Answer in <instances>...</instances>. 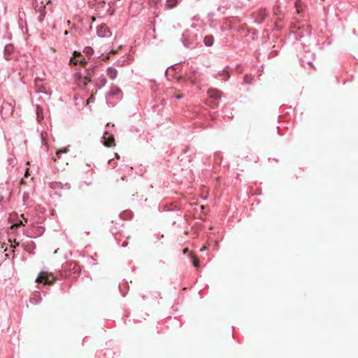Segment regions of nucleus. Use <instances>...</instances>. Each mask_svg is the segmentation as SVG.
Masks as SVG:
<instances>
[{
	"label": "nucleus",
	"mask_w": 358,
	"mask_h": 358,
	"mask_svg": "<svg viewBox=\"0 0 358 358\" xmlns=\"http://www.w3.org/2000/svg\"><path fill=\"white\" fill-rule=\"evenodd\" d=\"M81 273V266L76 262H66L59 272L61 278L76 280Z\"/></svg>",
	"instance_id": "f257e3e1"
},
{
	"label": "nucleus",
	"mask_w": 358,
	"mask_h": 358,
	"mask_svg": "<svg viewBox=\"0 0 358 358\" xmlns=\"http://www.w3.org/2000/svg\"><path fill=\"white\" fill-rule=\"evenodd\" d=\"M203 36L196 31L186 29L182 34L180 41L183 45L188 49H194L201 43Z\"/></svg>",
	"instance_id": "f03ea898"
},
{
	"label": "nucleus",
	"mask_w": 358,
	"mask_h": 358,
	"mask_svg": "<svg viewBox=\"0 0 358 358\" xmlns=\"http://www.w3.org/2000/svg\"><path fill=\"white\" fill-rule=\"evenodd\" d=\"M58 279V275H55L52 273H48L47 271H42L38 273L35 280V282L38 283H43L45 285L52 286Z\"/></svg>",
	"instance_id": "7ed1b4c3"
},
{
	"label": "nucleus",
	"mask_w": 358,
	"mask_h": 358,
	"mask_svg": "<svg viewBox=\"0 0 358 358\" xmlns=\"http://www.w3.org/2000/svg\"><path fill=\"white\" fill-rule=\"evenodd\" d=\"M122 97L123 92L122 90L119 87L114 85L111 86L110 90L106 94V100L114 98L116 100H121Z\"/></svg>",
	"instance_id": "20e7f679"
},
{
	"label": "nucleus",
	"mask_w": 358,
	"mask_h": 358,
	"mask_svg": "<svg viewBox=\"0 0 358 358\" xmlns=\"http://www.w3.org/2000/svg\"><path fill=\"white\" fill-rule=\"evenodd\" d=\"M315 59V54L310 52H307L305 55L299 59V62L301 66L306 67V65H308L313 69H315V67L313 65V61Z\"/></svg>",
	"instance_id": "39448f33"
},
{
	"label": "nucleus",
	"mask_w": 358,
	"mask_h": 358,
	"mask_svg": "<svg viewBox=\"0 0 358 358\" xmlns=\"http://www.w3.org/2000/svg\"><path fill=\"white\" fill-rule=\"evenodd\" d=\"M11 195V192L8 189L0 187V212L5 209L4 205L9 201Z\"/></svg>",
	"instance_id": "423d86ee"
},
{
	"label": "nucleus",
	"mask_w": 358,
	"mask_h": 358,
	"mask_svg": "<svg viewBox=\"0 0 358 358\" xmlns=\"http://www.w3.org/2000/svg\"><path fill=\"white\" fill-rule=\"evenodd\" d=\"M102 144L108 148L115 145L114 135L110 133L108 131H105L101 137Z\"/></svg>",
	"instance_id": "0eeeda50"
},
{
	"label": "nucleus",
	"mask_w": 358,
	"mask_h": 358,
	"mask_svg": "<svg viewBox=\"0 0 358 358\" xmlns=\"http://www.w3.org/2000/svg\"><path fill=\"white\" fill-rule=\"evenodd\" d=\"M164 210L168 212H173L175 213V218H178L182 220V211L180 208V207L177 205H175L172 203H168L164 206Z\"/></svg>",
	"instance_id": "6e6552de"
},
{
	"label": "nucleus",
	"mask_w": 358,
	"mask_h": 358,
	"mask_svg": "<svg viewBox=\"0 0 358 358\" xmlns=\"http://www.w3.org/2000/svg\"><path fill=\"white\" fill-rule=\"evenodd\" d=\"M96 33L100 38H108L112 35L110 29L105 24H101L97 27Z\"/></svg>",
	"instance_id": "1a4fd4ad"
},
{
	"label": "nucleus",
	"mask_w": 358,
	"mask_h": 358,
	"mask_svg": "<svg viewBox=\"0 0 358 358\" xmlns=\"http://www.w3.org/2000/svg\"><path fill=\"white\" fill-rule=\"evenodd\" d=\"M96 67L97 65H92L90 67L86 68L85 87H86L89 83H92L93 82L92 78L95 75Z\"/></svg>",
	"instance_id": "9d476101"
},
{
	"label": "nucleus",
	"mask_w": 358,
	"mask_h": 358,
	"mask_svg": "<svg viewBox=\"0 0 358 358\" xmlns=\"http://www.w3.org/2000/svg\"><path fill=\"white\" fill-rule=\"evenodd\" d=\"M178 64H172L166 69L164 74L167 79L170 80L169 77L173 78L181 70Z\"/></svg>",
	"instance_id": "9b49d317"
},
{
	"label": "nucleus",
	"mask_w": 358,
	"mask_h": 358,
	"mask_svg": "<svg viewBox=\"0 0 358 358\" xmlns=\"http://www.w3.org/2000/svg\"><path fill=\"white\" fill-rule=\"evenodd\" d=\"M15 50V47L13 44L8 43L6 44L3 49V58L6 61H10L12 59L11 55L13 54Z\"/></svg>",
	"instance_id": "f8f14e48"
},
{
	"label": "nucleus",
	"mask_w": 358,
	"mask_h": 358,
	"mask_svg": "<svg viewBox=\"0 0 358 358\" xmlns=\"http://www.w3.org/2000/svg\"><path fill=\"white\" fill-rule=\"evenodd\" d=\"M208 94L209 95V99L214 100H220L222 96V93L220 90L217 89L210 88L208 90Z\"/></svg>",
	"instance_id": "ddd939ff"
},
{
	"label": "nucleus",
	"mask_w": 358,
	"mask_h": 358,
	"mask_svg": "<svg viewBox=\"0 0 358 358\" xmlns=\"http://www.w3.org/2000/svg\"><path fill=\"white\" fill-rule=\"evenodd\" d=\"M267 15L268 13L266 9H262L257 13L255 22L257 24H262L265 20Z\"/></svg>",
	"instance_id": "4468645a"
},
{
	"label": "nucleus",
	"mask_w": 358,
	"mask_h": 358,
	"mask_svg": "<svg viewBox=\"0 0 358 358\" xmlns=\"http://www.w3.org/2000/svg\"><path fill=\"white\" fill-rule=\"evenodd\" d=\"M107 83L106 76L102 74L99 78L94 80V85L97 87L98 89H101Z\"/></svg>",
	"instance_id": "2eb2a0df"
},
{
	"label": "nucleus",
	"mask_w": 358,
	"mask_h": 358,
	"mask_svg": "<svg viewBox=\"0 0 358 358\" xmlns=\"http://www.w3.org/2000/svg\"><path fill=\"white\" fill-rule=\"evenodd\" d=\"M22 247L25 251L28 252L29 253L34 254V250L36 248V244L34 242L31 241L30 243H23L22 245Z\"/></svg>",
	"instance_id": "dca6fc26"
},
{
	"label": "nucleus",
	"mask_w": 358,
	"mask_h": 358,
	"mask_svg": "<svg viewBox=\"0 0 358 358\" xmlns=\"http://www.w3.org/2000/svg\"><path fill=\"white\" fill-rule=\"evenodd\" d=\"M203 41L205 46L211 47L214 44L215 38L212 34H208L203 37Z\"/></svg>",
	"instance_id": "f3484780"
},
{
	"label": "nucleus",
	"mask_w": 358,
	"mask_h": 358,
	"mask_svg": "<svg viewBox=\"0 0 358 358\" xmlns=\"http://www.w3.org/2000/svg\"><path fill=\"white\" fill-rule=\"evenodd\" d=\"M36 119L38 122H41L44 119L43 116V108L41 106L36 104Z\"/></svg>",
	"instance_id": "a211bd4d"
},
{
	"label": "nucleus",
	"mask_w": 358,
	"mask_h": 358,
	"mask_svg": "<svg viewBox=\"0 0 358 358\" xmlns=\"http://www.w3.org/2000/svg\"><path fill=\"white\" fill-rule=\"evenodd\" d=\"M107 76L112 80L117 78V70L113 66H109L106 69Z\"/></svg>",
	"instance_id": "6ab92c4d"
},
{
	"label": "nucleus",
	"mask_w": 358,
	"mask_h": 358,
	"mask_svg": "<svg viewBox=\"0 0 358 358\" xmlns=\"http://www.w3.org/2000/svg\"><path fill=\"white\" fill-rule=\"evenodd\" d=\"M0 245H1V250H0L1 253V252H3V254L8 253V256L10 255V253H13V258L15 257L16 246L13 249H8V246L6 245V248L3 249V247H4V245H6V244L1 243V242H0Z\"/></svg>",
	"instance_id": "aec40b11"
},
{
	"label": "nucleus",
	"mask_w": 358,
	"mask_h": 358,
	"mask_svg": "<svg viewBox=\"0 0 358 358\" xmlns=\"http://www.w3.org/2000/svg\"><path fill=\"white\" fill-rule=\"evenodd\" d=\"M42 299L38 292H36L29 299V302L34 305H37L41 301Z\"/></svg>",
	"instance_id": "412c9836"
},
{
	"label": "nucleus",
	"mask_w": 358,
	"mask_h": 358,
	"mask_svg": "<svg viewBox=\"0 0 358 358\" xmlns=\"http://www.w3.org/2000/svg\"><path fill=\"white\" fill-rule=\"evenodd\" d=\"M73 77L76 82L83 83L85 86V76H84L80 71L76 72Z\"/></svg>",
	"instance_id": "4be33fe9"
},
{
	"label": "nucleus",
	"mask_w": 358,
	"mask_h": 358,
	"mask_svg": "<svg viewBox=\"0 0 358 358\" xmlns=\"http://www.w3.org/2000/svg\"><path fill=\"white\" fill-rule=\"evenodd\" d=\"M33 7L35 9V10L38 12H40L45 9V6L43 3V2H41V3L39 4L37 0H35L33 2Z\"/></svg>",
	"instance_id": "5701e85b"
},
{
	"label": "nucleus",
	"mask_w": 358,
	"mask_h": 358,
	"mask_svg": "<svg viewBox=\"0 0 358 358\" xmlns=\"http://www.w3.org/2000/svg\"><path fill=\"white\" fill-rule=\"evenodd\" d=\"M25 224L23 222L22 220L17 219V220L11 224L10 227V230H16L21 227L22 226H24Z\"/></svg>",
	"instance_id": "b1692460"
},
{
	"label": "nucleus",
	"mask_w": 358,
	"mask_h": 358,
	"mask_svg": "<svg viewBox=\"0 0 358 358\" xmlns=\"http://www.w3.org/2000/svg\"><path fill=\"white\" fill-rule=\"evenodd\" d=\"M178 0H166V6L169 9L173 8L178 6Z\"/></svg>",
	"instance_id": "393cba45"
},
{
	"label": "nucleus",
	"mask_w": 358,
	"mask_h": 358,
	"mask_svg": "<svg viewBox=\"0 0 358 358\" xmlns=\"http://www.w3.org/2000/svg\"><path fill=\"white\" fill-rule=\"evenodd\" d=\"M218 101L219 100H214V99H209L206 100V103L207 105H208L210 107H211L212 108H216L218 106V103H219Z\"/></svg>",
	"instance_id": "a878e982"
},
{
	"label": "nucleus",
	"mask_w": 358,
	"mask_h": 358,
	"mask_svg": "<svg viewBox=\"0 0 358 358\" xmlns=\"http://www.w3.org/2000/svg\"><path fill=\"white\" fill-rule=\"evenodd\" d=\"M49 187L53 189H61L62 182L54 181L49 183Z\"/></svg>",
	"instance_id": "bb28decb"
},
{
	"label": "nucleus",
	"mask_w": 358,
	"mask_h": 358,
	"mask_svg": "<svg viewBox=\"0 0 358 358\" xmlns=\"http://www.w3.org/2000/svg\"><path fill=\"white\" fill-rule=\"evenodd\" d=\"M36 92L48 94L49 96L51 95V92H48L46 90L45 86L44 85L38 86V87L36 90Z\"/></svg>",
	"instance_id": "cd10ccee"
},
{
	"label": "nucleus",
	"mask_w": 358,
	"mask_h": 358,
	"mask_svg": "<svg viewBox=\"0 0 358 358\" xmlns=\"http://www.w3.org/2000/svg\"><path fill=\"white\" fill-rule=\"evenodd\" d=\"M83 52L87 57L90 58L94 53V50L92 47L87 46L84 48Z\"/></svg>",
	"instance_id": "c85d7f7f"
},
{
	"label": "nucleus",
	"mask_w": 358,
	"mask_h": 358,
	"mask_svg": "<svg viewBox=\"0 0 358 358\" xmlns=\"http://www.w3.org/2000/svg\"><path fill=\"white\" fill-rule=\"evenodd\" d=\"M131 215H132V212L131 210L124 211L120 214V217L123 220H126V219L130 217Z\"/></svg>",
	"instance_id": "c756f323"
},
{
	"label": "nucleus",
	"mask_w": 358,
	"mask_h": 358,
	"mask_svg": "<svg viewBox=\"0 0 358 358\" xmlns=\"http://www.w3.org/2000/svg\"><path fill=\"white\" fill-rule=\"evenodd\" d=\"M8 164L14 167L17 164V159L15 157L10 156L7 159Z\"/></svg>",
	"instance_id": "7c9ffc66"
},
{
	"label": "nucleus",
	"mask_w": 358,
	"mask_h": 358,
	"mask_svg": "<svg viewBox=\"0 0 358 358\" xmlns=\"http://www.w3.org/2000/svg\"><path fill=\"white\" fill-rule=\"evenodd\" d=\"M78 64L80 65L82 67L86 69L87 64V60H86L83 57L78 59Z\"/></svg>",
	"instance_id": "2f4dec72"
},
{
	"label": "nucleus",
	"mask_w": 358,
	"mask_h": 358,
	"mask_svg": "<svg viewBox=\"0 0 358 358\" xmlns=\"http://www.w3.org/2000/svg\"><path fill=\"white\" fill-rule=\"evenodd\" d=\"M39 13H40V15L38 17V20L40 22H42L44 20V18H45V15H46L45 9L40 11Z\"/></svg>",
	"instance_id": "473e14b6"
},
{
	"label": "nucleus",
	"mask_w": 358,
	"mask_h": 358,
	"mask_svg": "<svg viewBox=\"0 0 358 358\" xmlns=\"http://www.w3.org/2000/svg\"><path fill=\"white\" fill-rule=\"evenodd\" d=\"M7 258H8V253L3 254V252H0V266Z\"/></svg>",
	"instance_id": "72a5a7b5"
},
{
	"label": "nucleus",
	"mask_w": 358,
	"mask_h": 358,
	"mask_svg": "<svg viewBox=\"0 0 358 358\" xmlns=\"http://www.w3.org/2000/svg\"><path fill=\"white\" fill-rule=\"evenodd\" d=\"M252 80V77L251 75H245L243 78L244 83H245L247 84H250Z\"/></svg>",
	"instance_id": "f704fd0d"
},
{
	"label": "nucleus",
	"mask_w": 358,
	"mask_h": 358,
	"mask_svg": "<svg viewBox=\"0 0 358 358\" xmlns=\"http://www.w3.org/2000/svg\"><path fill=\"white\" fill-rule=\"evenodd\" d=\"M78 59L75 57H71L69 59V64L78 65Z\"/></svg>",
	"instance_id": "c9c22d12"
},
{
	"label": "nucleus",
	"mask_w": 358,
	"mask_h": 358,
	"mask_svg": "<svg viewBox=\"0 0 358 358\" xmlns=\"http://www.w3.org/2000/svg\"><path fill=\"white\" fill-rule=\"evenodd\" d=\"M71 187V184L69 183V182H66V183H62V187H61V189H66V190H69L70 189Z\"/></svg>",
	"instance_id": "e433bc0d"
},
{
	"label": "nucleus",
	"mask_w": 358,
	"mask_h": 358,
	"mask_svg": "<svg viewBox=\"0 0 358 358\" xmlns=\"http://www.w3.org/2000/svg\"><path fill=\"white\" fill-rule=\"evenodd\" d=\"M68 151H69V149L67 148H64L62 150H57V157L59 158H60L62 153H66Z\"/></svg>",
	"instance_id": "4c0bfd02"
},
{
	"label": "nucleus",
	"mask_w": 358,
	"mask_h": 358,
	"mask_svg": "<svg viewBox=\"0 0 358 358\" xmlns=\"http://www.w3.org/2000/svg\"><path fill=\"white\" fill-rule=\"evenodd\" d=\"M73 57L78 58V59L83 57V55L81 54V52L76 51V50L73 51Z\"/></svg>",
	"instance_id": "58836bf2"
},
{
	"label": "nucleus",
	"mask_w": 358,
	"mask_h": 358,
	"mask_svg": "<svg viewBox=\"0 0 358 358\" xmlns=\"http://www.w3.org/2000/svg\"><path fill=\"white\" fill-rule=\"evenodd\" d=\"M45 231V228L43 227H38L37 234L38 236L41 235Z\"/></svg>",
	"instance_id": "ea45409f"
},
{
	"label": "nucleus",
	"mask_w": 358,
	"mask_h": 358,
	"mask_svg": "<svg viewBox=\"0 0 358 358\" xmlns=\"http://www.w3.org/2000/svg\"><path fill=\"white\" fill-rule=\"evenodd\" d=\"M29 199V194L27 193H24L23 198H22L24 204H26V202Z\"/></svg>",
	"instance_id": "a19ab883"
},
{
	"label": "nucleus",
	"mask_w": 358,
	"mask_h": 358,
	"mask_svg": "<svg viewBox=\"0 0 358 358\" xmlns=\"http://www.w3.org/2000/svg\"><path fill=\"white\" fill-rule=\"evenodd\" d=\"M192 264L195 268H199L200 266L199 262L197 259H194L192 261Z\"/></svg>",
	"instance_id": "79ce46f5"
},
{
	"label": "nucleus",
	"mask_w": 358,
	"mask_h": 358,
	"mask_svg": "<svg viewBox=\"0 0 358 358\" xmlns=\"http://www.w3.org/2000/svg\"><path fill=\"white\" fill-rule=\"evenodd\" d=\"M113 161H114V159H110L108 162L109 164L112 165L113 169H114L117 165V164L115 162L113 163Z\"/></svg>",
	"instance_id": "37998d69"
},
{
	"label": "nucleus",
	"mask_w": 358,
	"mask_h": 358,
	"mask_svg": "<svg viewBox=\"0 0 358 358\" xmlns=\"http://www.w3.org/2000/svg\"><path fill=\"white\" fill-rule=\"evenodd\" d=\"M43 81V79L40 78H36L34 80V82H35L36 85H38L39 83H42Z\"/></svg>",
	"instance_id": "c03bdc74"
},
{
	"label": "nucleus",
	"mask_w": 358,
	"mask_h": 358,
	"mask_svg": "<svg viewBox=\"0 0 358 358\" xmlns=\"http://www.w3.org/2000/svg\"><path fill=\"white\" fill-rule=\"evenodd\" d=\"M31 176V171H30V169L29 168H27L26 169V171H25V173H24V176L25 177H28Z\"/></svg>",
	"instance_id": "a18cd8bd"
},
{
	"label": "nucleus",
	"mask_w": 358,
	"mask_h": 358,
	"mask_svg": "<svg viewBox=\"0 0 358 358\" xmlns=\"http://www.w3.org/2000/svg\"><path fill=\"white\" fill-rule=\"evenodd\" d=\"M20 217H22V219H21V220H22V221H23V222H24V224L27 223L28 220H27V218H26V217H24V214H22V215H20Z\"/></svg>",
	"instance_id": "49530a36"
},
{
	"label": "nucleus",
	"mask_w": 358,
	"mask_h": 358,
	"mask_svg": "<svg viewBox=\"0 0 358 358\" xmlns=\"http://www.w3.org/2000/svg\"><path fill=\"white\" fill-rule=\"evenodd\" d=\"M189 150V146H186L184 149L182 150V152L186 154Z\"/></svg>",
	"instance_id": "de8ad7c7"
},
{
	"label": "nucleus",
	"mask_w": 358,
	"mask_h": 358,
	"mask_svg": "<svg viewBox=\"0 0 358 358\" xmlns=\"http://www.w3.org/2000/svg\"><path fill=\"white\" fill-rule=\"evenodd\" d=\"M280 10V6H275L274 8H273V10H274V13H277V12H278Z\"/></svg>",
	"instance_id": "09e8293b"
},
{
	"label": "nucleus",
	"mask_w": 358,
	"mask_h": 358,
	"mask_svg": "<svg viewBox=\"0 0 358 358\" xmlns=\"http://www.w3.org/2000/svg\"><path fill=\"white\" fill-rule=\"evenodd\" d=\"M271 55H272L273 56H276L278 55V50H273L270 53Z\"/></svg>",
	"instance_id": "8fccbe9b"
},
{
	"label": "nucleus",
	"mask_w": 358,
	"mask_h": 358,
	"mask_svg": "<svg viewBox=\"0 0 358 358\" xmlns=\"http://www.w3.org/2000/svg\"><path fill=\"white\" fill-rule=\"evenodd\" d=\"M152 3L155 5H157L159 2H160L162 0H150Z\"/></svg>",
	"instance_id": "3c124183"
},
{
	"label": "nucleus",
	"mask_w": 358,
	"mask_h": 358,
	"mask_svg": "<svg viewBox=\"0 0 358 358\" xmlns=\"http://www.w3.org/2000/svg\"><path fill=\"white\" fill-rule=\"evenodd\" d=\"M124 62V61H120V60H118V61L117 62V65H119V66H123Z\"/></svg>",
	"instance_id": "603ef678"
},
{
	"label": "nucleus",
	"mask_w": 358,
	"mask_h": 358,
	"mask_svg": "<svg viewBox=\"0 0 358 358\" xmlns=\"http://www.w3.org/2000/svg\"><path fill=\"white\" fill-rule=\"evenodd\" d=\"M110 231L113 234H117L118 232L116 231V229H113V228L110 229Z\"/></svg>",
	"instance_id": "864d4df0"
},
{
	"label": "nucleus",
	"mask_w": 358,
	"mask_h": 358,
	"mask_svg": "<svg viewBox=\"0 0 358 358\" xmlns=\"http://www.w3.org/2000/svg\"><path fill=\"white\" fill-rule=\"evenodd\" d=\"M182 97H183V95H182V94H179V95H177V96H176V99H181V98H182Z\"/></svg>",
	"instance_id": "5fc2aeb1"
},
{
	"label": "nucleus",
	"mask_w": 358,
	"mask_h": 358,
	"mask_svg": "<svg viewBox=\"0 0 358 358\" xmlns=\"http://www.w3.org/2000/svg\"><path fill=\"white\" fill-rule=\"evenodd\" d=\"M296 10H297L298 13H301L302 12V9H301L299 8H296Z\"/></svg>",
	"instance_id": "6e6d98bb"
},
{
	"label": "nucleus",
	"mask_w": 358,
	"mask_h": 358,
	"mask_svg": "<svg viewBox=\"0 0 358 358\" xmlns=\"http://www.w3.org/2000/svg\"><path fill=\"white\" fill-rule=\"evenodd\" d=\"M115 158H117V159H120V155L117 153H115Z\"/></svg>",
	"instance_id": "4d7b16f0"
},
{
	"label": "nucleus",
	"mask_w": 358,
	"mask_h": 358,
	"mask_svg": "<svg viewBox=\"0 0 358 358\" xmlns=\"http://www.w3.org/2000/svg\"><path fill=\"white\" fill-rule=\"evenodd\" d=\"M187 251H188V249L187 248H185L183 250V253L185 254Z\"/></svg>",
	"instance_id": "13d9d810"
},
{
	"label": "nucleus",
	"mask_w": 358,
	"mask_h": 358,
	"mask_svg": "<svg viewBox=\"0 0 358 358\" xmlns=\"http://www.w3.org/2000/svg\"><path fill=\"white\" fill-rule=\"evenodd\" d=\"M127 243L126 242H124L123 244L122 245V247H126L127 246Z\"/></svg>",
	"instance_id": "bf43d9fd"
},
{
	"label": "nucleus",
	"mask_w": 358,
	"mask_h": 358,
	"mask_svg": "<svg viewBox=\"0 0 358 358\" xmlns=\"http://www.w3.org/2000/svg\"><path fill=\"white\" fill-rule=\"evenodd\" d=\"M176 220H173V221L172 222V225H173V226H174V225L176 224Z\"/></svg>",
	"instance_id": "052dcab7"
},
{
	"label": "nucleus",
	"mask_w": 358,
	"mask_h": 358,
	"mask_svg": "<svg viewBox=\"0 0 358 358\" xmlns=\"http://www.w3.org/2000/svg\"><path fill=\"white\" fill-rule=\"evenodd\" d=\"M94 99V96L92 95V96L89 99H90V101H92V99Z\"/></svg>",
	"instance_id": "680f3d73"
},
{
	"label": "nucleus",
	"mask_w": 358,
	"mask_h": 358,
	"mask_svg": "<svg viewBox=\"0 0 358 358\" xmlns=\"http://www.w3.org/2000/svg\"><path fill=\"white\" fill-rule=\"evenodd\" d=\"M204 208H205V206H203V205H201V209L202 210L204 209Z\"/></svg>",
	"instance_id": "e2e57ef3"
},
{
	"label": "nucleus",
	"mask_w": 358,
	"mask_h": 358,
	"mask_svg": "<svg viewBox=\"0 0 358 358\" xmlns=\"http://www.w3.org/2000/svg\"><path fill=\"white\" fill-rule=\"evenodd\" d=\"M23 234H26L27 236H29L28 234H26V232L24 229H23Z\"/></svg>",
	"instance_id": "0e129e2a"
},
{
	"label": "nucleus",
	"mask_w": 358,
	"mask_h": 358,
	"mask_svg": "<svg viewBox=\"0 0 358 358\" xmlns=\"http://www.w3.org/2000/svg\"><path fill=\"white\" fill-rule=\"evenodd\" d=\"M68 34H69V33H68V31H65V33H64V34H65V35H67Z\"/></svg>",
	"instance_id": "69168bd1"
}]
</instances>
